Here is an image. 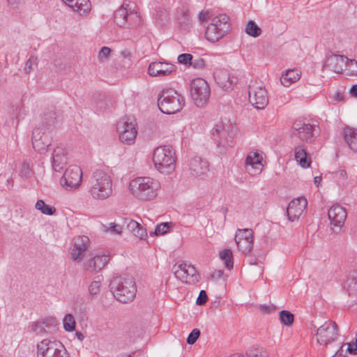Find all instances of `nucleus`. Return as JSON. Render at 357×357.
<instances>
[{
  "label": "nucleus",
  "mask_w": 357,
  "mask_h": 357,
  "mask_svg": "<svg viewBox=\"0 0 357 357\" xmlns=\"http://www.w3.org/2000/svg\"><path fill=\"white\" fill-rule=\"evenodd\" d=\"M111 291L119 302L126 303L132 301L137 293V285L134 278L127 275L115 276L109 284Z\"/></svg>",
  "instance_id": "f257e3e1"
},
{
  "label": "nucleus",
  "mask_w": 357,
  "mask_h": 357,
  "mask_svg": "<svg viewBox=\"0 0 357 357\" xmlns=\"http://www.w3.org/2000/svg\"><path fill=\"white\" fill-rule=\"evenodd\" d=\"M160 188V182L151 177H137L129 185L131 194L140 200L150 201L156 197Z\"/></svg>",
  "instance_id": "f03ea898"
},
{
  "label": "nucleus",
  "mask_w": 357,
  "mask_h": 357,
  "mask_svg": "<svg viewBox=\"0 0 357 357\" xmlns=\"http://www.w3.org/2000/svg\"><path fill=\"white\" fill-rule=\"evenodd\" d=\"M89 192L95 199H107L112 192V181L110 176L101 169L93 172L90 179Z\"/></svg>",
  "instance_id": "7ed1b4c3"
},
{
  "label": "nucleus",
  "mask_w": 357,
  "mask_h": 357,
  "mask_svg": "<svg viewBox=\"0 0 357 357\" xmlns=\"http://www.w3.org/2000/svg\"><path fill=\"white\" fill-rule=\"evenodd\" d=\"M176 153L172 146H160L155 149L153 162L155 167L162 173L169 174L174 169Z\"/></svg>",
  "instance_id": "20e7f679"
},
{
  "label": "nucleus",
  "mask_w": 357,
  "mask_h": 357,
  "mask_svg": "<svg viewBox=\"0 0 357 357\" xmlns=\"http://www.w3.org/2000/svg\"><path fill=\"white\" fill-rule=\"evenodd\" d=\"M158 105L160 110L166 114L179 112L184 105L182 96L172 89H163L158 95Z\"/></svg>",
  "instance_id": "39448f33"
},
{
  "label": "nucleus",
  "mask_w": 357,
  "mask_h": 357,
  "mask_svg": "<svg viewBox=\"0 0 357 357\" xmlns=\"http://www.w3.org/2000/svg\"><path fill=\"white\" fill-rule=\"evenodd\" d=\"M229 17L226 15H220L213 18L205 31L206 38L212 43L219 40L228 31Z\"/></svg>",
  "instance_id": "423d86ee"
},
{
  "label": "nucleus",
  "mask_w": 357,
  "mask_h": 357,
  "mask_svg": "<svg viewBox=\"0 0 357 357\" xmlns=\"http://www.w3.org/2000/svg\"><path fill=\"white\" fill-rule=\"evenodd\" d=\"M50 125L40 124L32 132L33 148L40 153H44L52 143Z\"/></svg>",
  "instance_id": "0eeeda50"
},
{
  "label": "nucleus",
  "mask_w": 357,
  "mask_h": 357,
  "mask_svg": "<svg viewBox=\"0 0 357 357\" xmlns=\"http://www.w3.org/2000/svg\"><path fill=\"white\" fill-rule=\"evenodd\" d=\"M211 90L207 82L202 78L194 79L190 84V95L197 107H203L209 99Z\"/></svg>",
  "instance_id": "6e6552de"
},
{
  "label": "nucleus",
  "mask_w": 357,
  "mask_h": 357,
  "mask_svg": "<svg viewBox=\"0 0 357 357\" xmlns=\"http://www.w3.org/2000/svg\"><path fill=\"white\" fill-rule=\"evenodd\" d=\"M135 119L130 116H125L117 123V130L121 142L131 144L135 142L137 135Z\"/></svg>",
  "instance_id": "1a4fd4ad"
},
{
  "label": "nucleus",
  "mask_w": 357,
  "mask_h": 357,
  "mask_svg": "<svg viewBox=\"0 0 357 357\" xmlns=\"http://www.w3.org/2000/svg\"><path fill=\"white\" fill-rule=\"evenodd\" d=\"M338 326L335 321H326L319 326L316 331V337L317 342L326 347L337 340L338 337Z\"/></svg>",
  "instance_id": "9d476101"
},
{
  "label": "nucleus",
  "mask_w": 357,
  "mask_h": 357,
  "mask_svg": "<svg viewBox=\"0 0 357 357\" xmlns=\"http://www.w3.org/2000/svg\"><path fill=\"white\" fill-rule=\"evenodd\" d=\"M173 270L175 277L186 284H194L200 279L196 268L186 262L175 264Z\"/></svg>",
  "instance_id": "9b49d317"
},
{
  "label": "nucleus",
  "mask_w": 357,
  "mask_h": 357,
  "mask_svg": "<svg viewBox=\"0 0 357 357\" xmlns=\"http://www.w3.org/2000/svg\"><path fill=\"white\" fill-rule=\"evenodd\" d=\"M234 129L231 125H225L222 122L215 125L211 133L218 146H232Z\"/></svg>",
  "instance_id": "f8f14e48"
},
{
  "label": "nucleus",
  "mask_w": 357,
  "mask_h": 357,
  "mask_svg": "<svg viewBox=\"0 0 357 357\" xmlns=\"http://www.w3.org/2000/svg\"><path fill=\"white\" fill-rule=\"evenodd\" d=\"M114 21L119 26L131 29L138 26L141 19L137 13L131 10L128 12L123 6L115 12Z\"/></svg>",
  "instance_id": "ddd939ff"
},
{
  "label": "nucleus",
  "mask_w": 357,
  "mask_h": 357,
  "mask_svg": "<svg viewBox=\"0 0 357 357\" xmlns=\"http://www.w3.org/2000/svg\"><path fill=\"white\" fill-rule=\"evenodd\" d=\"M248 95L250 102L258 109H264L268 103L265 87L256 82L249 85Z\"/></svg>",
  "instance_id": "4468645a"
},
{
  "label": "nucleus",
  "mask_w": 357,
  "mask_h": 357,
  "mask_svg": "<svg viewBox=\"0 0 357 357\" xmlns=\"http://www.w3.org/2000/svg\"><path fill=\"white\" fill-rule=\"evenodd\" d=\"M314 125L307 120L298 119L292 124V135L302 141L311 142L314 139Z\"/></svg>",
  "instance_id": "2eb2a0df"
},
{
  "label": "nucleus",
  "mask_w": 357,
  "mask_h": 357,
  "mask_svg": "<svg viewBox=\"0 0 357 357\" xmlns=\"http://www.w3.org/2000/svg\"><path fill=\"white\" fill-rule=\"evenodd\" d=\"M82 178V172L77 165L69 166L61 178V184L66 189L76 188L79 186Z\"/></svg>",
  "instance_id": "dca6fc26"
},
{
  "label": "nucleus",
  "mask_w": 357,
  "mask_h": 357,
  "mask_svg": "<svg viewBox=\"0 0 357 357\" xmlns=\"http://www.w3.org/2000/svg\"><path fill=\"white\" fill-rule=\"evenodd\" d=\"M90 246V240L86 236H79L73 239V245L71 249V258L79 263L85 256L86 250Z\"/></svg>",
  "instance_id": "f3484780"
},
{
  "label": "nucleus",
  "mask_w": 357,
  "mask_h": 357,
  "mask_svg": "<svg viewBox=\"0 0 357 357\" xmlns=\"http://www.w3.org/2000/svg\"><path fill=\"white\" fill-rule=\"evenodd\" d=\"M175 65L168 62L154 61L149 64L148 73L152 77H165L175 72Z\"/></svg>",
  "instance_id": "a211bd4d"
},
{
  "label": "nucleus",
  "mask_w": 357,
  "mask_h": 357,
  "mask_svg": "<svg viewBox=\"0 0 357 357\" xmlns=\"http://www.w3.org/2000/svg\"><path fill=\"white\" fill-rule=\"evenodd\" d=\"M59 348H61L60 342L44 339L37 344V357H54Z\"/></svg>",
  "instance_id": "6ab92c4d"
},
{
  "label": "nucleus",
  "mask_w": 357,
  "mask_h": 357,
  "mask_svg": "<svg viewBox=\"0 0 357 357\" xmlns=\"http://www.w3.org/2000/svg\"><path fill=\"white\" fill-rule=\"evenodd\" d=\"M307 204V199L305 197H299L291 200L287 208V215L291 222L298 219Z\"/></svg>",
  "instance_id": "aec40b11"
},
{
  "label": "nucleus",
  "mask_w": 357,
  "mask_h": 357,
  "mask_svg": "<svg viewBox=\"0 0 357 357\" xmlns=\"http://www.w3.org/2000/svg\"><path fill=\"white\" fill-rule=\"evenodd\" d=\"M56 321L54 318L40 320L30 326L31 331L36 335H44L53 333L56 328Z\"/></svg>",
  "instance_id": "412c9836"
},
{
  "label": "nucleus",
  "mask_w": 357,
  "mask_h": 357,
  "mask_svg": "<svg viewBox=\"0 0 357 357\" xmlns=\"http://www.w3.org/2000/svg\"><path fill=\"white\" fill-rule=\"evenodd\" d=\"M107 255H95L84 262V269L91 273H96L102 270L108 263Z\"/></svg>",
  "instance_id": "4be33fe9"
},
{
  "label": "nucleus",
  "mask_w": 357,
  "mask_h": 357,
  "mask_svg": "<svg viewBox=\"0 0 357 357\" xmlns=\"http://www.w3.org/2000/svg\"><path fill=\"white\" fill-rule=\"evenodd\" d=\"M328 216L331 225L340 229L344 224L347 212L342 206L335 205L330 208L328 211Z\"/></svg>",
  "instance_id": "5701e85b"
},
{
  "label": "nucleus",
  "mask_w": 357,
  "mask_h": 357,
  "mask_svg": "<svg viewBox=\"0 0 357 357\" xmlns=\"http://www.w3.org/2000/svg\"><path fill=\"white\" fill-rule=\"evenodd\" d=\"M214 78L218 84L225 90L232 89L237 84L238 78L225 70H218L214 73Z\"/></svg>",
  "instance_id": "b1692460"
},
{
  "label": "nucleus",
  "mask_w": 357,
  "mask_h": 357,
  "mask_svg": "<svg viewBox=\"0 0 357 357\" xmlns=\"http://www.w3.org/2000/svg\"><path fill=\"white\" fill-rule=\"evenodd\" d=\"M347 58L342 55L331 54L328 56L324 63V67L336 73H342Z\"/></svg>",
  "instance_id": "393cba45"
},
{
  "label": "nucleus",
  "mask_w": 357,
  "mask_h": 357,
  "mask_svg": "<svg viewBox=\"0 0 357 357\" xmlns=\"http://www.w3.org/2000/svg\"><path fill=\"white\" fill-rule=\"evenodd\" d=\"M189 166L191 174L194 176H201L208 170V162L197 155L191 158Z\"/></svg>",
  "instance_id": "a878e982"
},
{
  "label": "nucleus",
  "mask_w": 357,
  "mask_h": 357,
  "mask_svg": "<svg viewBox=\"0 0 357 357\" xmlns=\"http://www.w3.org/2000/svg\"><path fill=\"white\" fill-rule=\"evenodd\" d=\"M67 163V156L65 149L61 146L54 149L52 153V165L55 172H60Z\"/></svg>",
  "instance_id": "bb28decb"
},
{
  "label": "nucleus",
  "mask_w": 357,
  "mask_h": 357,
  "mask_svg": "<svg viewBox=\"0 0 357 357\" xmlns=\"http://www.w3.org/2000/svg\"><path fill=\"white\" fill-rule=\"evenodd\" d=\"M62 1L81 15L88 13L91 8L89 0H62Z\"/></svg>",
  "instance_id": "cd10ccee"
},
{
  "label": "nucleus",
  "mask_w": 357,
  "mask_h": 357,
  "mask_svg": "<svg viewBox=\"0 0 357 357\" xmlns=\"http://www.w3.org/2000/svg\"><path fill=\"white\" fill-rule=\"evenodd\" d=\"M123 226H126L128 230L131 231L133 235L141 240L145 239L147 236L146 229L139 223L133 220L125 218Z\"/></svg>",
  "instance_id": "c85d7f7f"
},
{
  "label": "nucleus",
  "mask_w": 357,
  "mask_h": 357,
  "mask_svg": "<svg viewBox=\"0 0 357 357\" xmlns=\"http://www.w3.org/2000/svg\"><path fill=\"white\" fill-rule=\"evenodd\" d=\"M345 142L349 147L355 153H357V130L345 127L343 132Z\"/></svg>",
  "instance_id": "c756f323"
},
{
  "label": "nucleus",
  "mask_w": 357,
  "mask_h": 357,
  "mask_svg": "<svg viewBox=\"0 0 357 357\" xmlns=\"http://www.w3.org/2000/svg\"><path fill=\"white\" fill-rule=\"evenodd\" d=\"M301 70L298 69H290L282 75L280 82L284 86H289L291 84L297 82L301 78Z\"/></svg>",
  "instance_id": "7c9ffc66"
},
{
  "label": "nucleus",
  "mask_w": 357,
  "mask_h": 357,
  "mask_svg": "<svg viewBox=\"0 0 357 357\" xmlns=\"http://www.w3.org/2000/svg\"><path fill=\"white\" fill-rule=\"evenodd\" d=\"M295 159L303 168L310 166L311 160L307 158V152L302 146L295 147Z\"/></svg>",
  "instance_id": "2f4dec72"
},
{
  "label": "nucleus",
  "mask_w": 357,
  "mask_h": 357,
  "mask_svg": "<svg viewBox=\"0 0 357 357\" xmlns=\"http://www.w3.org/2000/svg\"><path fill=\"white\" fill-rule=\"evenodd\" d=\"M344 288L347 289L349 294L357 292V272H350L344 283Z\"/></svg>",
  "instance_id": "473e14b6"
},
{
  "label": "nucleus",
  "mask_w": 357,
  "mask_h": 357,
  "mask_svg": "<svg viewBox=\"0 0 357 357\" xmlns=\"http://www.w3.org/2000/svg\"><path fill=\"white\" fill-rule=\"evenodd\" d=\"M235 241L237 245L238 250L241 253L245 255L250 253L253 248V240H241V238H239L235 239Z\"/></svg>",
  "instance_id": "72a5a7b5"
},
{
  "label": "nucleus",
  "mask_w": 357,
  "mask_h": 357,
  "mask_svg": "<svg viewBox=\"0 0 357 357\" xmlns=\"http://www.w3.org/2000/svg\"><path fill=\"white\" fill-rule=\"evenodd\" d=\"M35 208L42 213L47 215H52L56 213V208L54 206L46 204L42 199H38L36 202Z\"/></svg>",
  "instance_id": "f704fd0d"
},
{
  "label": "nucleus",
  "mask_w": 357,
  "mask_h": 357,
  "mask_svg": "<svg viewBox=\"0 0 357 357\" xmlns=\"http://www.w3.org/2000/svg\"><path fill=\"white\" fill-rule=\"evenodd\" d=\"M34 174L35 172L32 167L30 165V164L26 161H24L22 164L20 171V177L23 180H28L32 178L34 176Z\"/></svg>",
  "instance_id": "c9c22d12"
},
{
  "label": "nucleus",
  "mask_w": 357,
  "mask_h": 357,
  "mask_svg": "<svg viewBox=\"0 0 357 357\" xmlns=\"http://www.w3.org/2000/svg\"><path fill=\"white\" fill-rule=\"evenodd\" d=\"M245 33L252 37H258L261 33V29L252 20L248 21L245 26Z\"/></svg>",
  "instance_id": "e433bc0d"
},
{
  "label": "nucleus",
  "mask_w": 357,
  "mask_h": 357,
  "mask_svg": "<svg viewBox=\"0 0 357 357\" xmlns=\"http://www.w3.org/2000/svg\"><path fill=\"white\" fill-rule=\"evenodd\" d=\"M220 258L224 261L225 267L231 269L234 266L232 252L229 249H225L220 253Z\"/></svg>",
  "instance_id": "4c0bfd02"
},
{
  "label": "nucleus",
  "mask_w": 357,
  "mask_h": 357,
  "mask_svg": "<svg viewBox=\"0 0 357 357\" xmlns=\"http://www.w3.org/2000/svg\"><path fill=\"white\" fill-rule=\"evenodd\" d=\"M279 319L284 325L290 326L294 323V315L291 312L283 310L279 313Z\"/></svg>",
  "instance_id": "58836bf2"
},
{
  "label": "nucleus",
  "mask_w": 357,
  "mask_h": 357,
  "mask_svg": "<svg viewBox=\"0 0 357 357\" xmlns=\"http://www.w3.org/2000/svg\"><path fill=\"white\" fill-rule=\"evenodd\" d=\"M102 276L98 275L96 279L92 281L89 285V291L91 296H97L100 291Z\"/></svg>",
  "instance_id": "ea45409f"
},
{
  "label": "nucleus",
  "mask_w": 357,
  "mask_h": 357,
  "mask_svg": "<svg viewBox=\"0 0 357 357\" xmlns=\"http://www.w3.org/2000/svg\"><path fill=\"white\" fill-rule=\"evenodd\" d=\"M241 240H253L254 238V232L251 229H238L236 235L235 239Z\"/></svg>",
  "instance_id": "a19ab883"
},
{
  "label": "nucleus",
  "mask_w": 357,
  "mask_h": 357,
  "mask_svg": "<svg viewBox=\"0 0 357 357\" xmlns=\"http://www.w3.org/2000/svg\"><path fill=\"white\" fill-rule=\"evenodd\" d=\"M171 227H172L171 222H162L160 225H158L155 227V230L153 231L150 232V235L151 236H153V235L159 236V235L165 234L167 232H169Z\"/></svg>",
  "instance_id": "79ce46f5"
},
{
  "label": "nucleus",
  "mask_w": 357,
  "mask_h": 357,
  "mask_svg": "<svg viewBox=\"0 0 357 357\" xmlns=\"http://www.w3.org/2000/svg\"><path fill=\"white\" fill-rule=\"evenodd\" d=\"M246 354L248 357H268L267 351L262 347H251L250 348Z\"/></svg>",
  "instance_id": "37998d69"
},
{
  "label": "nucleus",
  "mask_w": 357,
  "mask_h": 357,
  "mask_svg": "<svg viewBox=\"0 0 357 357\" xmlns=\"http://www.w3.org/2000/svg\"><path fill=\"white\" fill-rule=\"evenodd\" d=\"M63 328L66 331H73L75 328V321L74 317L70 314H67L63 320Z\"/></svg>",
  "instance_id": "c03bdc74"
},
{
  "label": "nucleus",
  "mask_w": 357,
  "mask_h": 357,
  "mask_svg": "<svg viewBox=\"0 0 357 357\" xmlns=\"http://www.w3.org/2000/svg\"><path fill=\"white\" fill-rule=\"evenodd\" d=\"M262 158L257 153H250L245 158V165H261Z\"/></svg>",
  "instance_id": "a18cd8bd"
},
{
  "label": "nucleus",
  "mask_w": 357,
  "mask_h": 357,
  "mask_svg": "<svg viewBox=\"0 0 357 357\" xmlns=\"http://www.w3.org/2000/svg\"><path fill=\"white\" fill-rule=\"evenodd\" d=\"M192 59L193 56L192 54L184 53L178 55L177 60L181 64L190 66V64L192 62Z\"/></svg>",
  "instance_id": "49530a36"
},
{
  "label": "nucleus",
  "mask_w": 357,
  "mask_h": 357,
  "mask_svg": "<svg viewBox=\"0 0 357 357\" xmlns=\"http://www.w3.org/2000/svg\"><path fill=\"white\" fill-rule=\"evenodd\" d=\"M344 67L351 71V75H357V61L356 60L347 58Z\"/></svg>",
  "instance_id": "de8ad7c7"
},
{
  "label": "nucleus",
  "mask_w": 357,
  "mask_h": 357,
  "mask_svg": "<svg viewBox=\"0 0 357 357\" xmlns=\"http://www.w3.org/2000/svg\"><path fill=\"white\" fill-rule=\"evenodd\" d=\"M37 65V58L30 57L25 63L24 72L26 74H29L33 70L34 66Z\"/></svg>",
  "instance_id": "09e8293b"
},
{
  "label": "nucleus",
  "mask_w": 357,
  "mask_h": 357,
  "mask_svg": "<svg viewBox=\"0 0 357 357\" xmlns=\"http://www.w3.org/2000/svg\"><path fill=\"white\" fill-rule=\"evenodd\" d=\"M200 331L198 328L193 329L188 335L186 342L189 344H193L200 336Z\"/></svg>",
  "instance_id": "8fccbe9b"
},
{
  "label": "nucleus",
  "mask_w": 357,
  "mask_h": 357,
  "mask_svg": "<svg viewBox=\"0 0 357 357\" xmlns=\"http://www.w3.org/2000/svg\"><path fill=\"white\" fill-rule=\"evenodd\" d=\"M111 53V49L108 47H102L99 51L98 58L100 61L107 60Z\"/></svg>",
  "instance_id": "3c124183"
},
{
  "label": "nucleus",
  "mask_w": 357,
  "mask_h": 357,
  "mask_svg": "<svg viewBox=\"0 0 357 357\" xmlns=\"http://www.w3.org/2000/svg\"><path fill=\"white\" fill-rule=\"evenodd\" d=\"M333 178L337 179L338 181L342 183V184L344 183V181L347 178V172L344 169H341L340 171L333 172Z\"/></svg>",
  "instance_id": "603ef678"
},
{
  "label": "nucleus",
  "mask_w": 357,
  "mask_h": 357,
  "mask_svg": "<svg viewBox=\"0 0 357 357\" xmlns=\"http://www.w3.org/2000/svg\"><path fill=\"white\" fill-rule=\"evenodd\" d=\"M261 165H245L246 172L251 175L259 174L261 172Z\"/></svg>",
  "instance_id": "864d4df0"
},
{
  "label": "nucleus",
  "mask_w": 357,
  "mask_h": 357,
  "mask_svg": "<svg viewBox=\"0 0 357 357\" xmlns=\"http://www.w3.org/2000/svg\"><path fill=\"white\" fill-rule=\"evenodd\" d=\"M194 68L202 69L205 66V61L202 58L192 59V62L190 64Z\"/></svg>",
  "instance_id": "5fc2aeb1"
},
{
  "label": "nucleus",
  "mask_w": 357,
  "mask_h": 357,
  "mask_svg": "<svg viewBox=\"0 0 357 357\" xmlns=\"http://www.w3.org/2000/svg\"><path fill=\"white\" fill-rule=\"evenodd\" d=\"M208 300V296L204 290H201L198 298H197L196 303L199 305H204Z\"/></svg>",
  "instance_id": "6e6d98bb"
},
{
  "label": "nucleus",
  "mask_w": 357,
  "mask_h": 357,
  "mask_svg": "<svg viewBox=\"0 0 357 357\" xmlns=\"http://www.w3.org/2000/svg\"><path fill=\"white\" fill-rule=\"evenodd\" d=\"M105 231H110L112 234H119L122 231V227L115 223H111L110 227Z\"/></svg>",
  "instance_id": "4d7b16f0"
},
{
  "label": "nucleus",
  "mask_w": 357,
  "mask_h": 357,
  "mask_svg": "<svg viewBox=\"0 0 357 357\" xmlns=\"http://www.w3.org/2000/svg\"><path fill=\"white\" fill-rule=\"evenodd\" d=\"M259 309L261 312L269 314L275 310V307L273 305H261Z\"/></svg>",
  "instance_id": "13d9d810"
},
{
  "label": "nucleus",
  "mask_w": 357,
  "mask_h": 357,
  "mask_svg": "<svg viewBox=\"0 0 357 357\" xmlns=\"http://www.w3.org/2000/svg\"><path fill=\"white\" fill-rule=\"evenodd\" d=\"M58 352L54 354V357H70L69 354L65 349L64 346L61 344V348L58 349Z\"/></svg>",
  "instance_id": "bf43d9fd"
},
{
  "label": "nucleus",
  "mask_w": 357,
  "mask_h": 357,
  "mask_svg": "<svg viewBox=\"0 0 357 357\" xmlns=\"http://www.w3.org/2000/svg\"><path fill=\"white\" fill-rule=\"evenodd\" d=\"M347 351L351 354H357V340L355 342L349 343L347 344Z\"/></svg>",
  "instance_id": "052dcab7"
},
{
  "label": "nucleus",
  "mask_w": 357,
  "mask_h": 357,
  "mask_svg": "<svg viewBox=\"0 0 357 357\" xmlns=\"http://www.w3.org/2000/svg\"><path fill=\"white\" fill-rule=\"evenodd\" d=\"M156 15L161 23H163L167 20L168 15L166 11L160 10L158 12Z\"/></svg>",
  "instance_id": "680f3d73"
},
{
  "label": "nucleus",
  "mask_w": 357,
  "mask_h": 357,
  "mask_svg": "<svg viewBox=\"0 0 357 357\" xmlns=\"http://www.w3.org/2000/svg\"><path fill=\"white\" fill-rule=\"evenodd\" d=\"M199 19L201 22H204L209 19V13L208 12H201L199 14Z\"/></svg>",
  "instance_id": "e2e57ef3"
},
{
  "label": "nucleus",
  "mask_w": 357,
  "mask_h": 357,
  "mask_svg": "<svg viewBox=\"0 0 357 357\" xmlns=\"http://www.w3.org/2000/svg\"><path fill=\"white\" fill-rule=\"evenodd\" d=\"M182 17L183 20L179 18L180 23L186 24L188 25L190 20L188 11H183L182 13Z\"/></svg>",
  "instance_id": "0e129e2a"
},
{
  "label": "nucleus",
  "mask_w": 357,
  "mask_h": 357,
  "mask_svg": "<svg viewBox=\"0 0 357 357\" xmlns=\"http://www.w3.org/2000/svg\"><path fill=\"white\" fill-rule=\"evenodd\" d=\"M7 2L13 8H17L20 4L21 0H7Z\"/></svg>",
  "instance_id": "69168bd1"
},
{
  "label": "nucleus",
  "mask_w": 357,
  "mask_h": 357,
  "mask_svg": "<svg viewBox=\"0 0 357 357\" xmlns=\"http://www.w3.org/2000/svg\"><path fill=\"white\" fill-rule=\"evenodd\" d=\"M350 93L353 97L357 98V84H354L351 86V88L350 89Z\"/></svg>",
  "instance_id": "338daca9"
},
{
  "label": "nucleus",
  "mask_w": 357,
  "mask_h": 357,
  "mask_svg": "<svg viewBox=\"0 0 357 357\" xmlns=\"http://www.w3.org/2000/svg\"><path fill=\"white\" fill-rule=\"evenodd\" d=\"M343 349L342 347L335 353V354L332 357H344L343 355Z\"/></svg>",
  "instance_id": "774afa93"
}]
</instances>
